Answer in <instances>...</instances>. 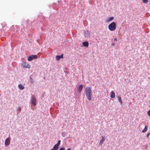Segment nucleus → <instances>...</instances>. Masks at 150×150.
<instances>
[{"instance_id":"f257e3e1","label":"nucleus","mask_w":150,"mask_h":150,"mask_svg":"<svg viewBox=\"0 0 150 150\" xmlns=\"http://www.w3.org/2000/svg\"><path fill=\"white\" fill-rule=\"evenodd\" d=\"M85 94L87 99L89 100H91L92 96L91 89L89 87H86L85 88Z\"/></svg>"},{"instance_id":"f03ea898","label":"nucleus","mask_w":150,"mask_h":150,"mask_svg":"<svg viewBox=\"0 0 150 150\" xmlns=\"http://www.w3.org/2000/svg\"><path fill=\"white\" fill-rule=\"evenodd\" d=\"M116 27V23L114 22H112L108 25V28L110 31H113L115 30Z\"/></svg>"},{"instance_id":"7ed1b4c3","label":"nucleus","mask_w":150,"mask_h":150,"mask_svg":"<svg viewBox=\"0 0 150 150\" xmlns=\"http://www.w3.org/2000/svg\"><path fill=\"white\" fill-rule=\"evenodd\" d=\"M31 103L34 106L36 105V100L35 96H33L31 97Z\"/></svg>"},{"instance_id":"20e7f679","label":"nucleus","mask_w":150,"mask_h":150,"mask_svg":"<svg viewBox=\"0 0 150 150\" xmlns=\"http://www.w3.org/2000/svg\"><path fill=\"white\" fill-rule=\"evenodd\" d=\"M21 65L24 68L29 69L30 68V65L26 62H23L21 64Z\"/></svg>"},{"instance_id":"39448f33","label":"nucleus","mask_w":150,"mask_h":150,"mask_svg":"<svg viewBox=\"0 0 150 150\" xmlns=\"http://www.w3.org/2000/svg\"><path fill=\"white\" fill-rule=\"evenodd\" d=\"M11 139L10 137L7 138L5 141V144L6 145H9L10 144Z\"/></svg>"},{"instance_id":"423d86ee","label":"nucleus","mask_w":150,"mask_h":150,"mask_svg":"<svg viewBox=\"0 0 150 150\" xmlns=\"http://www.w3.org/2000/svg\"><path fill=\"white\" fill-rule=\"evenodd\" d=\"M115 94L114 92L112 91L110 93V97L112 98H115Z\"/></svg>"},{"instance_id":"0eeeda50","label":"nucleus","mask_w":150,"mask_h":150,"mask_svg":"<svg viewBox=\"0 0 150 150\" xmlns=\"http://www.w3.org/2000/svg\"><path fill=\"white\" fill-rule=\"evenodd\" d=\"M118 101L120 103L121 105H122L123 103L121 99V98L120 96H118L117 97Z\"/></svg>"},{"instance_id":"6e6552de","label":"nucleus","mask_w":150,"mask_h":150,"mask_svg":"<svg viewBox=\"0 0 150 150\" xmlns=\"http://www.w3.org/2000/svg\"><path fill=\"white\" fill-rule=\"evenodd\" d=\"M83 86L82 85H80L79 86L78 88V91L80 93L81 92L83 88Z\"/></svg>"},{"instance_id":"1a4fd4ad","label":"nucleus","mask_w":150,"mask_h":150,"mask_svg":"<svg viewBox=\"0 0 150 150\" xmlns=\"http://www.w3.org/2000/svg\"><path fill=\"white\" fill-rule=\"evenodd\" d=\"M101 138V139L100 141V143H99V145H101L102 144L103 142L105 140V139L102 136Z\"/></svg>"},{"instance_id":"9d476101","label":"nucleus","mask_w":150,"mask_h":150,"mask_svg":"<svg viewBox=\"0 0 150 150\" xmlns=\"http://www.w3.org/2000/svg\"><path fill=\"white\" fill-rule=\"evenodd\" d=\"M63 58V55L62 54L60 56L57 55L56 57V60H59L60 59L62 58Z\"/></svg>"},{"instance_id":"9b49d317","label":"nucleus","mask_w":150,"mask_h":150,"mask_svg":"<svg viewBox=\"0 0 150 150\" xmlns=\"http://www.w3.org/2000/svg\"><path fill=\"white\" fill-rule=\"evenodd\" d=\"M88 42L87 41L83 42L82 43V45H83L84 46L86 47H88Z\"/></svg>"},{"instance_id":"f8f14e48","label":"nucleus","mask_w":150,"mask_h":150,"mask_svg":"<svg viewBox=\"0 0 150 150\" xmlns=\"http://www.w3.org/2000/svg\"><path fill=\"white\" fill-rule=\"evenodd\" d=\"M114 19V17H110L106 21V22H110L112 21Z\"/></svg>"},{"instance_id":"ddd939ff","label":"nucleus","mask_w":150,"mask_h":150,"mask_svg":"<svg viewBox=\"0 0 150 150\" xmlns=\"http://www.w3.org/2000/svg\"><path fill=\"white\" fill-rule=\"evenodd\" d=\"M59 146L57 144H56L53 146V149L54 150H57L59 149Z\"/></svg>"},{"instance_id":"4468645a","label":"nucleus","mask_w":150,"mask_h":150,"mask_svg":"<svg viewBox=\"0 0 150 150\" xmlns=\"http://www.w3.org/2000/svg\"><path fill=\"white\" fill-rule=\"evenodd\" d=\"M18 88L20 89L21 90H23L24 88V87L21 84L18 85Z\"/></svg>"},{"instance_id":"2eb2a0df","label":"nucleus","mask_w":150,"mask_h":150,"mask_svg":"<svg viewBox=\"0 0 150 150\" xmlns=\"http://www.w3.org/2000/svg\"><path fill=\"white\" fill-rule=\"evenodd\" d=\"M147 129H148V127H147V126H145V127L144 128L142 131V132L144 133V132H146L147 131Z\"/></svg>"},{"instance_id":"dca6fc26","label":"nucleus","mask_w":150,"mask_h":150,"mask_svg":"<svg viewBox=\"0 0 150 150\" xmlns=\"http://www.w3.org/2000/svg\"><path fill=\"white\" fill-rule=\"evenodd\" d=\"M33 59V57L32 56H29L28 57V60L29 61H31Z\"/></svg>"},{"instance_id":"f3484780","label":"nucleus","mask_w":150,"mask_h":150,"mask_svg":"<svg viewBox=\"0 0 150 150\" xmlns=\"http://www.w3.org/2000/svg\"><path fill=\"white\" fill-rule=\"evenodd\" d=\"M32 57H33V59L37 57V56L36 55H32Z\"/></svg>"},{"instance_id":"a211bd4d","label":"nucleus","mask_w":150,"mask_h":150,"mask_svg":"<svg viewBox=\"0 0 150 150\" xmlns=\"http://www.w3.org/2000/svg\"><path fill=\"white\" fill-rule=\"evenodd\" d=\"M143 2L144 3H147L148 2V0H143Z\"/></svg>"},{"instance_id":"6ab92c4d","label":"nucleus","mask_w":150,"mask_h":150,"mask_svg":"<svg viewBox=\"0 0 150 150\" xmlns=\"http://www.w3.org/2000/svg\"><path fill=\"white\" fill-rule=\"evenodd\" d=\"M60 142H61V141L60 140H59L58 141L57 143V144H57L59 146V145L60 144Z\"/></svg>"},{"instance_id":"aec40b11","label":"nucleus","mask_w":150,"mask_h":150,"mask_svg":"<svg viewBox=\"0 0 150 150\" xmlns=\"http://www.w3.org/2000/svg\"><path fill=\"white\" fill-rule=\"evenodd\" d=\"M30 79L31 80V82L32 83H34V80L32 78H31Z\"/></svg>"},{"instance_id":"412c9836","label":"nucleus","mask_w":150,"mask_h":150,"mask_svg":"<svg viewBox=\"0 0 150 150\" xmlns=\"http://www.w3.org/2000/svg\"><path fill=\"white\" fill-rule=\"evenodd\" d=\"M147 114L149 116H150V110H149L147 112Z\"/></svg>"},{"instance_id":"4be33fe9","label":"nucleus","mask_w":150,"mask_h":150,"mask_svg":"<svg viewBox=\"0 0 150 150\" xmlns=\"http://www.w3.org/2000/svg\"><path fill=\"white\" fill-rule=\"evenodd\" d=\"M59 150H65V149L63 147H61L59 149Z\"/></svg>"},{"instance_id":"5701e85b","label":"nucleus","mask_w":150,"mask_h":150,"mask_svg":"<svg viewBox=\"0 0 150 150\" xmlns=\"http://www.w3.org/2000/svg\"><path fill=\"white\" fill-rule=\"evenodd\" d=\"M150 134V132L148 133L147 135V137L148 138L149 135Z\"/></svg>"},{"instance_id":"b1692460","label":"nucleus","mask_w":150,"mask_h":150,"mask_svg":"<svg viewBox=\"0 0 150 150\" xmlns=\"http://www.w3.org/2000/svg\"><path fill=\"white\" fill-rule=\"evenodd\" d=\"M21 107H20L18 108V110L20 112L21 111Z\"/></svg>"},{"instance_id":"393cba45","label":"nucleus","mask_w":150,"mask_h":150,"mask_svg":"<svg viewBox=\"0 0 150 150\" xmlns=\"http://www.w3.org/2000/svg\"><path fill=\"white\" fill-rule=\"evenodd\" d=\"M114 42H116V41H117V39L116 38H115L114 39Z\"/></svg>"},{"instance_id":"a878e982","label":"nucleus","mask_w":150,"mask_h":150,"mask_svg":"<svg viewBox=\"0 0 150 150\" xmlns=\"http://www.w3.org/2000/svg\"><path fill=\"white\" fill-rule=\"evenodd\" d=\"M67 150H71V148H69Z\"/></svg>"},{"instance_id":"bb28decb","label":"nucleus","mask_w":150,"mask_h":150,"mask_svg":"<svg viewBox=\"0 0 150 150\" xmlns=\"http://www.w3.org/2000/svg\"><path fill=\"white\" fill-rule=\"evenodd\" d=\"M114 43H112V46H114Z\"/></svg>"},{"instance_id":"cd10ccee","label":"nucleus","mask_w":150,"mask_h":150,"mask_svg":"<svg viewBox=\"0 0 150 150\" xmlns=\"http://www.w3.org/2000/svg\"><path fill=\"white\" fill-rule=\"evenodd\" d=\"M51 150H54V149H52Z\"/></svg>"}]
</instances>
